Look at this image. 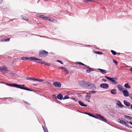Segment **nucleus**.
Wrapping results in <instances>:
<instances>
[{
	"instance_id": "1",
	"label": "nucleus",
	"mask_w": 132,
	"mask_h": 132,
	"mask_svg": "<svg viewBox=\"0 0 132 132\" xmlns=\"http://www.w3.org/2000/svg\"><path fill=\"white\" fill-rule=\"evenodd\" d=\"M85 114H88L90 116L95 118L97 119H98L104 121L106 122L107 121L106 119L103 116H101V114H96V117L94 115H92V114H90L88 113H85Z\"/></svg>"
},
{
	"instance_id": "2",
	"label": "nucleus",
	"mask_w": 132,
	"mask_h": 132,
	"mask_svg": "<svg viewBox=\"0 0 132 132\" xmlns=\"http://www.w3.org/2000/svg\"><path fill=\"white\" fill-rule=\"evenodd\" d=\"M13 87H15L18 88H19L21 89H24L30 91H32V90L29 89L27 87H22V86L21 85H20L16 84H14Z\"/></svg>"
},
{
	"instance_id": "3",
	"label": "nucleus",
	"mask_w": 132,
	"mask_h": 132,
	"mask_svg": "<svg viewBox=\"0 0 132 132\" xmlns=\"http://www.w3.org/2000/svg\"><path fill=\"white\" fill-rule=\"evenodd\" d=\"M48 52L44 50L40 51L39 53V56L42 57L46 56L48 55Z\"/></svg>"
},
{
	"instance_id": "4",
	"label": "nucleus",
	"mask_w": 132,
	"mask_h": 132,
	"mask_svg": "<svg viewBox=\"0 0 132 132\" xmlns=\"http://www.w3.org/2000/svg\"><path fill=\"white\" fill-rule=\"evenodd\" d=\"M105 77L106 79L111 80L113 84H117L118 83V82L117 81V79L115 77L114 78H110L106 76H105Z\"/></svg>"
},
{
	"instance_id": "5",
	"label": "nucleus",
	"mask_w": 132,
	"mask_h": 132,
	"mask_svg": "<svg viewBox=\"0 0 132 132\" xmlns=\"http://www.w3.org/2000/svg\"><path fill=\"white\" fill-rule=\"evenodd\" d=\"M0 70L2 71L3 70L5 71H9L7 69V68L5 65L0 66Z\"/></svg>"
},
{
	"instance_id": "6",
	"label": "nucleus",
	"mask_w": 132,
	"mask_h": 132,
	"mask_svg": "<svg viewBox=\"0 0 132 132\" xmlns=\"http://www.w3.org/2000/svg\"><path fill=\"white\" fill-rule=\"evenodd\" d=\"M53 85L55 87H60L61 86V84L60 82H54L53 83Z\"/></svg>"
},
{
	"instance_id": "7",
	"label": "nucleus",
	"mask_w": 132,
	"mask_h": 132,
	"mask_svg": "<svg viewBox=\"0 0 132 132\" xmlns=\"http://www.w3.org/2000/svg\"><path fill=\"white\" fill-rule=\"evenodd\" d=\"M100 87L104 88L107 89L109 87L108 85L107 84H103L100 85Z\"/></svg>"
},
{
	"instance_id": "8",
	"label": "nucleus",
	"mask_w": 132,
	"mask_h": 132,
	"mask_svg": "<svg viewBox=\"0 0 132 132\" xmlns=\"http://www.w3.org/2000/svg\"><path fill=\"white\" fill-rule=\"evenodd\" d=\"M120 122L122 124L125 125L127 127L129 128L131 127V126H129L126 123V122L123 120H120Z\"/></svg>"
},
{
	"instance_id": "9",
	"label": "nucleus",
	"mask_w": 132,
	"mask_h": 132,
	"mask_svg": "<svg viewBox=\"0 0 132 132\" xmlns=\"http://www.w3.org/2000/svg\"><path fill=\"white\" fill-rule=\"evenodd\" d=\"M86 93L87 95L86 96V100L89 102V100L91 97V95H90V93Z\"/></svg>"
},
{
	"instance_id": "10",
	"label": "nucleus",
	"mask_w": 132,
	"mask_h": 132,
	"mask_svg": "<svg viewBox=\"0 0 132 132\" xmlns=\"http://www.w3.org/2000/svg\"><path fill=\"white\" fill-rule=\"evenodd\" d=\"M122 92L125 96L127 97L129 96V93L126 90H123Z\"/></svg>"
},
{
	"instance_id": "11",
	"label": "nucleus",
	"mask_w": 132,
	"mask_h": 132,
	"mask_svg": "<svg viewBox=\"0 0 132 132\" xmlns=\"http://www.w3.org/2000/svg\"><path fill=\"white\" fill-rule=\"evenodd\" d=\"M36 62L38 63H41L42 64H44L45 65H47L49 66H51V63H47V62H40V61H38V62Z\"/></svg>"
},
{
	"instance_id": "12",
	"label": "nucleus",
	"mask_w": 132,
	"mask_h": 132,
	"mask_svg": "<svg viewBox=\"0 0 132 132\" xmlns=\"http://www.w3.org/2000/svg\"><path fill=\"white\" fill-rule=\"evenodd\" d=\"M76 64H78L79 65H84L85 66V67L87 68H89V66L84 64L82 63L81 62H77L76 63H75Z\"/></svg>"
},
{
	"instance_id": "13",
	"label": "nucleus",
	"mask_w": 132,
	"mask_h": 132,
	"mask_svg": "<svg viewBox=\"0 0 132 132\" xmlns=\"http://www.w3.org/2000/svg\"><path fill=\"white\" fill-rule=\"evenodd\" d=\"M117 87L119 91L121 92H122L123 91L124 88H123L122 86L119 85H117Z\"/></svg>"
},
{
	"instance_id": "14",
	"label": "nucleus",
	"mask_w": 132,
	"mask_h": 132,
	"mask_svg": "<svg viewBox=\"0 0 132 132\" xmlns=\"http://www.w3.org/2000/svg\"><path fill=\"white\" fill-rule=\"evenodd\" d=\"M31 61H34L36 60H38L40 61H42V60L37 58L35 57H30Z\"/></svg>"
},
{
	"instance_id": "15",
	"label": "nucleus",
	"mask_w": 132,
	"mask_h": 132,
	"mask_svg": "<svg viewBox=\"0 0 132 132\" xmlns=\"http://www.w3.org/2000/svg\"><path fill=\"white\" fill-rule=\"evenodd\" d=\"M123 103L125 105L127 106H129L131 105L130 103V102H128L125 100H124Z\"/></svg>"
},
{
	"instance_id": "16",
	"label": "nucleus",
	"mask_w": 132,
	"mask_h": 132,
	"mask_svg": "<svg viewBox=\"0 0 132 132\" xmlns=\"http://www.w3.org/2000/svg\"><path fill=\"white\" fill-rule=\"evenodd\" d=\"M47 19H46V20H47L50 21L52 22H54V21H55L56 22H57V21L56 20H54L53 18H50V17H47Z\"/></svg>"
},
{
	"instance_id": "17",
	"label": "nucleus",
	"mask_w": 132,
	"mask_h": 132,
	"mask_svg": "<svg viewBox=\"0 0 132 132\" xmlns=\"http://www.w3.org/2000/svg\"><path fill=\"white\" fill-rule=\"evenodd\" d=\"M78 103L79 104L82 106L86 107L87 106V105L84 104L82 102L80 101H79Z\"/></svg>"
},
{
	"instance_id": "18",
	"label": "nucleus",
	"mask_w": 132,
	"mask_h": 132,
	"mask_svg": "<svg viewBox=\"0 0 132 132\" xmlns=\"http://www.w3.org/2000/svg\"><path fill=\"white\" fill-rule=\"evenodd\" d=\"M116 90L115 89H113L111 90V93L112 94L116 95L117 94Z\"/></svg>"
},
{
	"instance_id": "19",
	"label": "nucleus",
	"mask_w": 132,
	"mask_h": 132,
	"mask_svg": "<svg viewBox=\"0 0 132 132\" xmlns=\"http://www.w3.org/2000/svg\"><path fill=\"white\" fill-rule=\"evenodd\" d=\"M57 98L59 99L62 100L63 99V96L60 94H59L57 96Z\"/></svg>"
},
{
	"instance_id": "20",
	"label": "nucleus",
	"mask_w": 132,
	"mask_h": 132,
	"mask_svg": "<svg viewBox=\"0 0 132 132\" xmlns=\"http://www.w3.org/2000/svg\"><path fill=\"white\" fill-rule=\"evenodd\" d=\"M98 70H99L100 72L103 74H104L106 72V71L105 70L100 69H98Z\"/></svg>"
},
{
	"instance_id": "21",
	"label": "nucleus",
	"mask_w": 132,
	"mask_h": 132,
	"mask_svg": "<svg viewBox=\"0 0 132 132\" xmlns=\"http://www.w3.org/2000/svg\"><path fill=\"white\" fill-rule=\"evenodd\" d=\"M118 103H117V104L119 106H120V107H122L123 106V105H122L121 103L119 101H118Z\"/></svg>"
},
{
	"instance_id": "22",
	"label": "nucleus",
	"mask_w": 132,
	"mask_h": 132,
	"mask_svg": "<svg viewBox=\"0 0 132 132\" xmlns=\"http://www.w3.org/2000/svg\"><path fill=\"white\" fill-rule=\"evenodd\" d=\"M124 87L127 88L129 89L131 87L129 85L128 83H126L125 84Z\"/></svg>"
},
{
	"instance_id": "23",
	"label": "nucleus",
	"mask_w": 132,
	"mask_h": 132,
	"mask_svg": "<svg viewBox=\"0 0 132 132\" xmlns=\"http://www.w3.org/2000/svg\"><path fill=\"white\" fill-rule=\"evenodd\" d=\"M93 70H92L90 68H88V69L86 70V71L87 73H89L91 71H93Z\"/></svg>"
},
{
	"instance_id": "24",
	"label": "nucleus",
	"mask_w": 132,
	"mask_h": 132,
	"mask_svg": "<svg viewBox=\"0 0 132 132\" xmlns=\"http://www.w3.org/2000/svg\"><path fill=\"white\" fill-rule=\"evenodd\" d=\"M43 127L44 132H48V129L46 127H44L43 126Z\"/></svg>"
},
{
	"instance_id": "25",
	"label": "nucleus",
	"mask_w": 132,
	"mask_h": 132,
	"mask_svg": "<svg viewBox=\"0 0 132 132\" xmlns=\"http://www.w3.org/2000/svg\"><path fill=\"white\" fill-rule=\"evenodd\" d=\"M83 0L84 1V2H86L87 1L90 2L93 1H97L98 0Z\"/></svg>"
},
{
	"instance_id": "26",
	"label": "nucleus",
	"mask_w": 132,
	"mask_h": 132,
	"mask_svg": "<svg viewBox=\"0 0 132 132\" xmlns=\"http://www.w3.org/2000/svg\"><path fill=\"white\" fill-rule=\"evenodd\" d=\"M40 18H43L45 19H47V17L43 15H41V16H40Z\"/></svg>"
},
{
	"instance_id": "27",
	"label": "nucleus",
	"mask_w": 132,
	"mask_h": 132,
	"mask_svg": "<svg viewBox=\"0 0 132 132\" xmlns=\"http://www.w3.org/2000/svg\"><path fill=\"white\" fill-rule=\"evenodd\" d=\"M64 70L66 72L65 75H68L69 73V71L66 68L65 69H64Z\"/></svg>"
},
{
	"instance_id": "28",
	"label": "nucleus",
	"mask_w": 132,
	"mask_h": 132,
	"mask_svg": "<svg viewBox=\"0 0 132 132\" xmlns=\"http://www.w3.org/2000/svg\"><path fill=\"white\" fill-rule=\"evenodd\" d=\"M111 52L112 53V54L114 55H115L117 54L116 52L113 50H111Z\"/></svg>"
},
{
	"instance_id": "29",
	"label": "nucleus",
	"mask_w": 132,
	"mask_h": 132,
	"mask_svg": "<svg viewBox=\"0 0 132 132\" xmlns=\"http://www.w3.org/2000/svg\"><path fill=\"white\" fill-rule=\"evenodd\" d=\"M87 85L88 86H92L93 85H94V84H92L89 82H88L87 83Z\"/></svg>"
},
{
	"instance_id": "30",
	"label": "nucleus",
	"mask_w": 132,
	"mask_h": 132,
	"mask_svg": "<svg viewBox=\"0 0 132 132\" xmlns=\"http://www.w3.org/2000/svg\"><path fill=\"white\" fill-rule=\"evenodd\" d=\"M23 19L24 20L26 21H28V18H27L26 16H24L23 17Z\"/></svg>"
},
{
	"instance_id": "31",
	"label": "nucleus",
	"mask_w": 132,
	"mask_h": 132,
	"mask_svg": "<svg viewBox=\"0 0 132 132\" xmlns=\"http://www.w3.org/2000/svg\"><path fill=\"white\" fill-rule=\"evenodd\" d=\"M69 98V97L68 96H66L64 97V98H63V99L64 100V99H68Z\"/></svg>"
},
{
	"instance_id": "32",
	"label": "nucleus",
	"mask_w": 132,
	"mask_h": 132,
	"mask_svg": "<svg viewBox=\"0 0 132 132\" xmlns=\"http://www.w3.org/2000/svg\"><path fill=\"white\" fill-rule=\"evenodd\" d=\"M95 53L97 54H102V53L101 52H100L99 51H95Z\"/></svg>"
},
{
	"instance_id": "33",
	"label": "nucleus",
	"mask_w": 132,
	"mask_h": 132,
	"mask_svg": "<svg viewBox=\"0 0 132 132\" xmlns=\"http://www.w3.org/2000/svg\"><path fill=\"white\" fill-rule=\"evenodd\" d=\"M96 92L95 91H90L89 93H90V94L91 93H95Z\"/></svg>"
},
{
	"instance_id": "34",
	"label": "nucleus",
	"mask_w": 132,
	"mask_h": 132,
	"mask_svg": "<svg viewBox=\"0 0 132 132\" xmlns=\"http://www.w3.org/2000/svg\"><path fill=\"white\" fill-rule=\"evenodd\" d=\"M113 62L116 65H117L118 63V62L117 61L115 60H113Z\"/></svg>"
},
{
	"instance_id": "35",
	"label": "nucleus",
	"mask_w": 132,
	"mask_h": 132,
	"mask_svg": "<svg viewBox=\"0 0 132 132\" xmlns=\"http://www.w3.org/2000/svg\"><path fill=\"white\" fill-rule=\"evenodd\" d=\"M124 117L125 118H126V119H128V118H131V119H132V117H129V116H125Z\"/></svg>"
},
{
	"instance_id": "36",
	"label": "nucleus",
	"mask_w": 132,
	"mask_h": 132,
	"mask_svg": "<svg viewBox=\"0 0 132 132\" xmlns=\"http://www.w3.org/2000/svg\"><path fill=\"white\" fill-rule=\"evenodd\" d=\"M37 81L39 82H43L44 81V80L43 79H38Z\"/></svg>"
},
{
	"instance_id": "37",
	"label": "nucleus",
	"mask_w": 132,
	"mask_h": 132,
	"mask_svg": "<svg viewBox=\"0 0 132 132\" xmlns=\"http://www.w3.org/2000/svg\"><path fill=\"white\" fill-rule=\"evenodd\" d=\"M7 85L13 87L14 84H7Z\"/></svg>"
},
{
	"instance_id": "38",
	"label": "nucleus",
	"mask_w": 132,
	"mask_h": 132,
	"mask_svg": "<svg viewBox=\"0 0 132 132\" xmlns=\"http://www.w3.org/2000/svg\"><path fill=\"white\" fill-rule=\"evenodd\" d=\"M33 78V77H27V80H32Z\"/></svg>"
},
{
	"instance_id": "39",
	"label": "nucleus",
	"mask_w": 132,
	"mask_h": 132,
	"mask_svg": "<svg viewBox=\"0 0 132 132\" xmlns=\"http://www.w3.org/2000/svg\"><path fill=\"white\" fill-rule=\"evenodd\" d=\"M56 61L62 64H63V63L62 62V61L61 60H57Z\"/></svg>"
},
{
	"instance_id": "40",
	"label": "nucleus",
	"mask_w": 132,
	"mask_h": 132,
	"mask_svg": "<svg viewBox=\"0 0 132 132\" xmlns=\"http://www.w3.org/2000/svg\"><path fill=\"white\" fill-rule=\"evenodd\" d=\"M71 99L74 100L75 102H77V100L76 99V98L75 97H72L71 98Z\"/></svg>"
},
{
	"instance_id": "41",
	"label": "nucleus",
	"mask_w": 132,
	"mask_h": 132,
	"mask_svg": "<svg viewBox=\"0 0 132 132\" xmlns=\"http://www.w3.org/2000/svg\"><path fill=\"white\" fill-rule=\"evenodd\" d=\"M129 97L130 98L131 100H132V94H131L129 95Z\"/></svg>"
},
{
	"instance_id": "42",
	"label": "nucleus",
	"mask_w": 132,
	"mask_h": 132,
	"mask_svg": "<svg viewBox=\"0 0 132 132\" xmlns=\"http://www.w3.org/2000/svg\"><path fill=\"white\" fill-rule=\"evenodd\" d=\"M37 80H38V79H37L36 78H33L32 80H34V81H37Z\"/></svg>"
},
{
	"instance_id": "43",
	"label": "nucleus",
	"mask_w": 132,
	"mask_h": 132,
	"mask_svg": "<svg viewBox=\"0 0 132 132\" xmlns=\"http://www.w3.org/2000/svg\"><path fill=\"white\" fill-rule=\"evenodd\" d=\"M59 68L60 69H63V70L65 69V68L63 67H60Z\"/></svg>"
},
{
	"instance_id": "44",
	"label": "nucleus",
	"mask_w": 132,
	"mask_h": 132,
	"mask_svg": "<svg viewBox=\"0 0 132 132\" xmlns=\"http://www.w3.org/2000/svg\"><path fill=\"white\" fill-rule=\"evenodd\" d=\"M10 40V38H8L7 39H5V41L6 42H9Z\"/></svg>"
},
{
	"instance_id": "45",
	"label": "nucleus",
	"mask_w": 132,
	"mask_h": 132,
	"mask_svg": "<svg viewBox=\"0 0 132 132\" xmlns=\"http://www.w3.org/2000/svg\"><path fill=\"white\" fill-rule=\"evenodd\" d=\"M41 15H40V14H37V16L38 17H40V16H41Z\"/></svg>"
},
{
	"instance_id": "46",
	"label": "nucleus",
	"mask_w": 132,
	"mask_h": 132,
	"mask_svg": "<svg viewBox=\"0 0 132 132\" xmlns=\"http://www.w3.org/2000/svg\"><path fill=\"white\" fill-rule=\"evenodd\" d=\"M102 80L104 82H106V80L105 79H102Z\"/></svg>"
},
{
	"instance_id": "47",
	"label": "nucleus",
	"mask_w": 132,
	"mask_h": 132,
	"mask_svg": "<svg viewBox=\"0 0 132 132\" xmlns=\"http://www.w3.org/2000/svg\"><path fill=\"white\" fill-rule=\"evenodd\" d=\"M10 75L13 76H14V74L13 73H10Z\"/></svg>"
},
{
	"instance_id": "48",
	"label": "nucleus",
	"mask_w": 132,
	"mask_h": 132,
	"mask_svg": "<svg viewBox=\"0 0 132 132\" xmlns=\"http://www.w3.org/2000/svg\"><path fill=\"white\" fill-rule=\"evenodd\" d=\"M25 58V57H22L21 58V59L22 60H25V59L24 58Z\"/></svg>"
},
{
	"instance_id": "49",
	"label": "nucleus",
	"mask_w": 132,
	"mask_h": 132,
	"mask_svg": "<svg viewBox=\"0 0 132 132\" xmlns=\"http://www.w3.org/2000/svg\"><path fill=\"white\" fill-rule=\"evenodd\" d=\"M28 57H25L24 58L25 59V60H28Z\"/></svg>"
},
{
	"instance_id": "50",
	"label": "nucleus",
	"mask_w": 132,
	"mask_h": 132,
	"mask_svg": "<svg viewBox=\"0 0 132 132\" xmlns=\"http://www.w3.org/2000/svg\"><path fill=\"white\" fill-rule=\"evenodd\" d=\"M24 103L27 104H29V103H28V102H26V101H25Z\"/></svg>"
},
{
	"instance_id": "51",
	"label": "nucleus",
	"mask_w": 132,
	"mask_h": 132,
	"mask_svg": "<svg viewBox=\"0 0 132 132\" xmlns=\"http://www.w3.org/2000/svg\"><path fill=\"white\" fill-rule=\"evenodd\" d=\"M28 60H29L30 61H31V58H30V57H28Z\"/></svg>"
},
{
	"instance_id": "52",
	"label": "nucleus",
	"mask_w": 132,
	"mask_h": 132,
	"mask_svg": "<svg viewBox=\"0 0 132 132\" xmlns=\"http://www.w3.org/2000/svg\"><path fill=\"white\" fill-rule=\"evenodd\" d=\"M126 123H129V122L128 121H126Z\"/></svg>"
},
{
	"instance_id": "53",
	"label": "nucleus",
	"mask_w": 132,
	"mask_h": 132,
	"mask_svg": "<svg viewBox=\"0 0 132 132\" xmlns=\"http://www.w3.org/2000/svg\"><path fill=\"white\" fill-rule=\"evenodd\" d=\"M130 71L132 72V68H131L130 69Z\"/></svg>"
},
{
	"instance_id": "54",
	"label": "nucleus",
	"mask_w": 132,
	"mask_h": 132,
	"mask_svg": "<svg viewBox=\"0 0 132 132\" xmlns=\"http://www.w3.org/2000/svg\"><path fill=\"white\" fill-rule=\"evenodd\" d=\"M129 123L132 125V122H129Z\"/></svg>"
},
{
	"instance_id": "55",
	"label": "nucleus",
	"mask_w": 132,
	"mask_h": 132,
	"mask_svg": "<svg viewBox=\"0 0 132 132\" xmlns=\"http://www.w3.org/2000/svg\"><path fill=\"white\" fill-rule=\"evenodd\" d=\"M130 106H131V108L132 109V104Z\"/></svg>"
},
{
	"instance_id": "56",
	"label": "nucleus",
	"mask_w": 132,
	"mask_h": 132,
	"mask_svg": "<svg viewBox=\"0 0 132 132\" xmlns=\"http://www.w3.org/2000/svg\"><path fill=\"white\" fill-rule=\"evenodd\" d=\"M22 86H25L24 85H22Z\"/></svg>"
},
{
	"instance_id": "57",
	"label": "nucleus",
	"mask_w": 132,
	"mask_h": 132,
	"mask_svg": "<svg viewBox=\"0 0 132 132\" xmlns=\"http://www.w3.org/2000/svg\"><path fill=\"white\" fill-rule=\"evenodd\" d=\"M128 119H129L130 120H131V118H128Z\"/></svg>"
},
{
	"instance_id": "58",
	"label": "nucleus",
	"mask_w": 132,
	"mask_h": 132,
	"mask_svg": "<svg viewBox=\"0 0 132 132\" xmlns=\"http://www.w3.org/2000/svg\"><path fill=\"white\" fill-rule=\"evenodd\" d=\"M56 96H55V99H56Z\"/></svg>"
}]
</instances>
